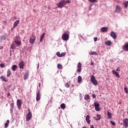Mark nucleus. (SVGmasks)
I'll return each instance as SVG.
<instances>
[{
    "label": "nucleus",
    "mask_w": 128,
    "mask_h": 128,
    "mask_svg": "<svg viewBox=\"0 0 128 128\" xmlns=\"http://www.w3.org/2000/svg\"><path fill=\"white\" fill-rule=\"evenodd\" d=\"M90 128H94V125H92L90 126Z\"/></svg>",
    "instance_id": "864d4df0"
},
{
    "label": "nucleus",
    "mask_w": 128,
    "mask_h": 128,
    "mask_svg": "<svg viewBox=\"0 0 128 128\" xmlns=\"http://www.w3.org/2000/svg\"><path fill=\"white\" fill-rule=\"evenodd\" d=\"M113 74H115L116 78H120V74H118V72H117L116 70L112 71Z\"/></svg>",
    "instance_id": "dca6fc26"
},
{
    "label": "nucleus",
    "mask_w": 128,
    "mask_h": 128,
    "mask_svg": "<svg viewBox=\"0 0 128 128\" xmlns=\"http://www.w3.org/2000/svg\"><path fill=\"white\" fill-rule=\"evenodd\" d=\"M8 96H10V92L8 93Z\"/></svg>",
    "instance_id": "3c124183"
},
{
    "label": "nucleus",
    "mask_w": 128,
    "mask_h": 128,
    "mask_svg": "<svg viewBox=\"0 0 128 128\" xmlns=\"http://www.w3.org/2000/svg\"><path fill=\"white\" fill-rule=\"evenodd\" d=\"M12 56V52H10V56Z\"/></svg>",
    "instance_id": "6e6d98bb"
},
{
    "label": "nucleus",
    "mask_w": 128,
    "mask_h": 128,
    "mask_svg": "<svg viewBox=\"0 0 128 128\" xmlns=\"http://www.w3.org/2000/svg\"><path fill=\"white\" fill-rule=\"evenodd\" d=\"M14 27L12 28V30H14Z\"/></svg>",
    "instance_id": "4d7b16f0"
},
{
    "label": "nucleus",
    "mask_w": 128,
    "mask_h": 128,
    "mask_svg": "<svg viewBox=\"0 0 128 128\" xmlns=\"http://www.w3.org/2000/svg\"><path fill=\"white\" fill-rule=\"evenodd\" d=\"M44 36H46V33L44 32L40 36V42H42V40H44Z\"/></svg>",
    "instance_id": "a211bd4d"
},
{
    "label": "nucleus",
    "mask_w": 128,
    "mask_h": 128,
    "mask_svg": "<svg viewBox=\"0 0 128 128\" xmlns=\"http://www.w3.org/2000/svg\"><path fill=\"white\" fill-rule=\"evenodd\" d=\"M94 106H95V110L97 112H100V104L98 102H94Z\"/></svg>",
    "instance_id": "0eeeda50"
},
{
    "label": "nucleus",
    "mask_w": 128,
    "mask_h": 128,
    "mask_svg": "<svg viewBox=\"0 0 128 128\" xmlns=\"http://www.w3.org/2000/svg\"><path fill=\"white\" fill-rule=\"evenodd\" d=\"M122 48L124 50H125L126 52H128V43L125 44L123 46Z\"/></svg>",
    "instance_id": "2eb2a0df"
},
{
    "label": "nucleus",
    "mask_w": 128,
    "mask_h": 128,
    "mask_svg": "<svg viewBox=\"0 0 128 128\" xmlns=\"http://www.w3.org/2000/svg\"><path fill=\"white\" fill-rule=\"evenodd\" d=\"M56 54L57 56H58V58H61V56H60L61 54L60 52H57L56 53Z\"/></svg>",
    "instance_id": "e433bc0d"
},
{
    "label": "nucleus",
    "mask_w": 128,
    "mask_h": 128,
    "mask_svg": "<svg viewBox=\"0 0 128 128\" xmlns=\"http://www.w3.org/2000/svg\"><path fill=\"white\" fill-rule=\"evenodd\" d=\"M110 124H112V126H115L116 125V122H114L113 121L111 120L110 121Z\"/></svg>",
    "instance_id": "a19ab883"
},
{
    "label": "nucleus",
    "mask_w": 128,
    "mask_h": 128,
    "mask_svg": "<svg viewBox=\"0 0 128 128\" xmlns=\"http://www.w3.org/2000/svg\"><path fill=\"white\" fill-rule=\"evenodd\" d=\"M108 27H102L100 29L101 32H108Z\"/></svg>",
    "instance_id": "f8f14e48"
},
{
    "label": "nucleus",
    "mask_w": 128,
    "mask_h": 128,
    "mask_svg": "<svg viewBox=\"0 0 128 128\" xmlns=\"http://www.w3.org/2000/svg\"><path fill=\"white\" fill-rule=\"evenodd\" d=\"M2 48H4L3 46H0V50H2Z\"/></svg>",
    "instance_id": "603ef678"
},
{
    "label": "nucleus",
    "mask_w": 128,
    "mask_h": 128,
    "mask_svg": "<svg viewBox=\"0 0 128 128\" xmlns=\"http://www.w3.org/2000/svg\"><path fill=\"white\" fill-rule=\"evenodd\" d=\"M107 114H108V118H112V113H110V112L108 111Z\"/></svg>",
    "instance_id": "393cba45"
},
{
    "label": "nucleus",
    "mask_w": 128,
    "mask_h": 128,
    "mask_svg": "<svg viewBox=\"0 0 128 128\" xmlns=\"http://www.w3.org/2000/svg\"><path fill=\"white\" fill-rule=\"evenodd\" d=\"M38 86H40V84H38Z\"/></svg>",
    "instance_id": "bf43d9fd"
},
{
    "label": "nucleus",
    "mask_w": 128,
    "mask_h": 128,
    "mask_svg": "<svg viewBox=\"0 0 128 128\" xmlns=\"http://www.w3.org/2000/svg\"><path fill=\"white\" fill-rule=\"evenodd\" d=\"M94 62H92L90 64V66H94Z\"/></svg>",
    "instance_id": "8fccbe9b"
},
{
    "label": "nucleus",
    "mask_w": 128,
    "mask_h": 128,
    "mask_svg": "<svg viewBox=\"0 0 128 128\" xmlns=\"http://www.w3.org/2000/svg\"><path fill=\"white\" fill-rule=\"evenodd\" d=\"M12 70L13 72H16V70H18V66L16 65H13L12 66Z\"/></svg>",
    "instance_id": "aec40b11"
},
{
    "label": "nucleus",
    "mask_w": 128,
    "mask_h": 128,
    "mask_svg": "<svg viewBox=\"0 0 128 128\" xmlns=\"http://www.w3.org/2000/svg\"><path fill=\"white\" fill-rule=\"evenodd\" d=\"M62 38L63 40H68L70 38V32L68 31L64 32V33L62 35Z\"/></svg>",
    "instance_id": "f257e3e1"
},
{
    "label": "nucleus",
    "mask_w": 128,
    "mask_h": 128,
    "mask_svg": "<svg viewBox=\"0 0 128 128\" xmlns=\"http://www.w3.org/2000/svg\"><path fill=\"white\" fill-rule=\"evenodd\" d=\"M28 74H25L24 75V80H26V78H28Z\"/></svg>",
    "instance_id": "c9c22d12"
},
{
    "label": "nucleus",
    "mask_w": 128,
    "mask_h": 128,
    "mask_svg": "<svg viewBox=\"0 0 128 128\" xmlns=\"http://www.w3.org/2000/svg\"><path fill=\"white\" fill-rule=\"evenodd\" d=\"M36 37L34 34H32L31 37L30 38V42L32 44H34V41L36 40Z\"/></svg>",
    "instance_id": "423d86ee"
},
{
    "label": "nucleus",
    "mask_w": 128,
    "mask_h": 128,
    "mask_svg": "<svg viewBox=\"0 0 128 128\" xmlns=\"http://www.w3.org/2000/svg\"><path fill=\"white\" fill-rule=\"evenodd\" d=\"M14 103H11L10 104V107H11V108H10V110H14Z\"/></svg>",
    "instance_id": "f704fd0d"
},
{
    "label": "nucleus",
    "mask_w": 128,
    "mask_h": 128,
    "mask_svg": "<svg viewBox=\"0 0 128 128\" xmlns=\"http://www.w3.org/2000/svg\"><path fill=\"white\" fill-rule=\"evenodd\" d=\"M76 72H82V63H80V62L78 63Z\"/></svg>",
    "instance_id": "1a4fd4ad"
},
{
    "label": "nucleus",
    "mask_w": 128,
    "mask_h": 128,
    "mask_svg": "<svg viewBox=\"0 0 128 128\" xmlns=\"http://www.w3.org/2000/svg\"><path fill=\"white\" fill-rule=\"evenodd\" d=\"M38 68H40V64H38Z\"/></svg>",
    "instance_id": "5fc2aeb1"
},
{
    "label": "nucleus",
    "mask_w": 128,
    "mask_h": 128,
    "mask_svg": "<svg viewBox=\"0 0 128 128\" xmlns=\"http://www.w3.org/2000/svg\"><path fill=\"white\" fill-rule=\"evenodd\" d=\"M0 80H2V82H6V78L4 76H2L0 77Z\"/></svg>",
    "instance_id": "cd10ccee"
},
{
    "label": "nucleus",
    "mask_w": 128,
    "mask_h": 128,
    "mask_svg": "<svg viewBox=\"0 0 128 128\" xmlns=\"http://www.w3.org/2000/svg\"><path fill=\"white\" fill-rule=\"evenodd\" d=\"M110 36H112L114 40H116V34L114 32H112L110 34Z\"/></svg>",
    "instance_id": "f3484780"
},
{
    "label": "nucleus",
    "mask_w": 128,
    "mask_h": 128,
    "mask_svg": "<svg viewBox=\"0 0 128 128\" xmlns=\"http://www.w3.org/2000/svg\"><path fill=\"white\" fill-rule=\"evenodd\" d=\"M57 6L60 8H62L66 6V2H64V0H62L57 4Z\"/></svg>",
    "instance_id": "20e7f679"
},
{
    "label": "nucleus",
    "mask_w": 128,
    "mask_h": 128,
    "mask_svg": "<svg viewBox=\"0 0 128 128\" xmlns=\"http://www.w3.org/2000/svg\"><path fill=\"white\" fill-rule=\"evenodd\" d=\"M16 104L18 110H22V100L18 99L16 101Z\"/></svg>",
    "instance_id": "39448f33"
},
{
    "label": "nucleus",
    "mask_w": 128,
    "mask_h": 128,
    "mask_svg": "<svg viewBox=\"0 0 128 128\" xmlns=\"http://www.w3.org/2000/svg\"><path fill=\"white\" fill-rule=\"evenodd\" d=\"M123 126L124 128H128V118H126L123 120Z\"/></svg>",
    "instance_id": "6e6552de"
},
{
    "label": "nucleus",
    "mask_w": 128,
    "mask_h": 128,
    "mask_svg": "<svg viewBox=\"0 0 128 128\" xmlns=\"http://www.w3.org/2000/svg\"><path fill=\"white\" fill-rule=\"evenodd\" d=\"M18 24H20V20H16L14 24V28H15Z\"/></svg>",
    "instance_id": "4be33fe9"
},
{
    "label": "nucleus",
    "mask_w": 128,
    "mask_h": 128,
    "mask_svg": "<svg viewBox=\"0 0 128 128\" xmlns=\"http://www.w3.org/2000/svg\"><path fill=\"white\" fill-rule=\"evenodd\" d=\"M124 90L126 94L128 93V88L126 87V85L124 86Z\"/></svg>",
    "instance_id": "2f4dec72"
},
{
    "label": "nucleus",
    "mask_w": 128,
    "mask_h": 128,
    "mask_svg": "<svg viewBox=\"0 0 128 128\" xmlns=\"http://www.w3.org/2000/svg\"><path fill=\"white\" fill-rule=\"evenodd\" d=\"M123 4H124L125 8H126L128 6V1L125 2Z\"/></svg>",
    "instance_id": "c756f323"
},
{
    "label": "nucleus",
    "mask_w": 128,
    "mask_h": 128,
    "mask_svg": "<svg viewBox=\"0 0 128 128\" xmlns=\"http://www.w3.org/2000/svg\"><path fill=\"white\" fill-rule=\"evenodd\" d=\"M120 67L116 69V71L117 72H120Z\"/></svg>",
    "instance_id": "de8ad7c7"
},
{
    "label": "nucleus",
    "mask_w": 128,
    "mask_h": 128,
    "mask_svg": "<svg viewBox=\"0 0 128 128\" xmlns=\"http://www.w3.org/2000/svg\"><path fill=\"white\" fill-rule=\"evenodd\" d=\"M105 44H106V46H110V44H112V42L110 40H108L105 42Z\"/></svg>",
    "instance_id": "c85d7f7f"
},
{
    "label": "nucleus",
    "mask_w": 128,
    "mask_h": 128,
    "mask_svg": "<svg viewBox=\"0 0 128 128\" xmlns=\"http://www.w3.org/2000/svg\"><path fill=\"white\" fill-rule=\"evenodd\" d=\"M2 72H0V74H1Z\"/></svg>",
    "instance_id": "052dcab7"
},
{
    "label": "nucleus",
    "mask_w": 128,
    "mask_h": 128,
    "mask_svg": "<svg viewBox=\"0 0 128 128\" xmlns=\"http://www.w3.org/2000/svg\"><path fill=\"white\" fill-rule=\"evenodd\" d=\"M14 42L15 44H17L18 46H22V42L20 41H18V40H15Z\"/></svg>",
    "instance_id": "412c9836"
},
{
    "label": "nucleus",
    "mask_w": 128,
    "mask_h": 128,
    "mask_svg": "<svg viewBox=\"0 0 128 128\" xmlns=\"http://www.w3.org/2000/svg\"><path fill=\"white\" fill-rule=\"evenodd\" d=\"M11 74H12V72L10 71V70L8 69L7 70V74H6L8 78H10V76Z\"/></svg>",
    "instance_id": "b1692460"
},
{
    "label": "nucleus",
    "mask_w": 128,
    "mask_h": 128,
    "mask_svg": "<svg viewBox=\"0 0 128 128\" xmlns=\"http://www.w3.org/2000/svg\"><path fill=\"white\" fill-rule=\"evenodd\" d=\"M84 98L86 100L90 99V95H86L84 97Z\"/></svg>",
    "instance_id": "7c9ffc66"
},
{
    "label": "nucleus",
    "mask_w": 128,
    "mask_h": 128,
    "mask_svg": "<svg viewBox=\"0 0 128 128\" xmlns=\"http://www.w3.org/2000/svg\"><path fill=\"white\" fill-rule=\"evenodd\" d=\"M18 66L20 68H24V62L22 61L18 64Z\"/></svg>",
    "instance_id": "9b49d317"
},
{
    "label": "nucleus",
    "mask_w": 128,
    "mask_h": 128,
    "mask_svg": "<svg viewBox=\"0 0 128 128\" xmlns=\"http://www.w3.org/2000/svg\"><path fill=\"white\" fill-rule=\"evenodd\" d=\"M11 48H12V50H14V44H11Z\"/></svg>",
    "instance_id": "c03bdc74"
},
{
    "label": "nucleus",
    "mask_w": 128,
    "mask_h": 128,
    "mask_svg": "<svg viewBox=\"0 0 128 128\" xmlns=\"http://www.w3.org/2000/svg\"><path fill=\"white\" fill-rule=\"evenodd\" d=\"M92 96L93 98H96V95L94 94H92Z\"/></svg>",
    "instance_id": "a18cd8bd"
},
{
    "label": "nucleus",
    "mask_w": 128,
    "mask_h": 128,
    "mask_svg": "<svg viewBox=\"0 0 128 128\" xmlns=\"http://www.w3.org/2000/svg\"><path fill=\"white\" fill-rule=\"evenodd\" d=\"M82 128H86V126H84V127Z\"/></svg>",
    "instance_id": "13d9d810"
},
{
    "label": "nucleus",
    "mask_w": 128,
    "mask_h": 128,
    "mask_svg": "<svg viewBox=\"0 0 128 128\" xmlns=\"http://www.w3.org/2000/svg\"><path fill=\"white\" fill-rule=\"evenodd\" d=\"M40 100V91L38 90L36 94V100L38 102Z\"/></svg>",
    "instance_id": "9d476101"
},
{
    "label": "nucleus",
    "mask_w": 128,
    "mask_h": 128,
    "mask_svg": "<svg viewBox=\"0 0 128 128\" xmlns=\"http://www.w3.org/2000/svg\"><path fill=\"white\" fill-rule=\"evenodd\" d=\"M96 118L94 117V118L95 120H100V118H102V116L100 114H97Z\"/></svg>",
    "instance_id": "ddd939ff"
},
{
    "label": "nucleus",
    "mask_w": 128,
    "mask_h": 128,
    "mask_svg": "<svg viewBox=\"0 0 128 128\" xmlns=\"http://www.w3.org/2000/svg\"><path fill=\"white\" fill-rule=\"evenodd\" d=\"M90 82H92L94 86H98V80H96V77L94 75H92L90 77Z\"/></svg>",
    "instance_id": "f03ea898"
},
{
    "label": "nucleus",
    "mask_w": 128,
    "mask_h": 128,
    "mask_svg": "<svg viewBox=\"0 0 128 128\" xmlns=\"http://www.w3.org/2000/svg\"><path fill=\"white\" fill-rule=\"evenodd\" d=\"M0 68H4V63H2L0 64Z\"/></svg>",
    "instance_id": "37998d69"
},
{
    "label": "nucleus",
    "mask_w": 128,
    "mask_h": 128,
    "mask_svg": "<svg viewBox=\"0 0 128 128\" xmlns=\"http://www.w3.org/2000/svg\"><path fill=\"white\" fill-rule=\"evenodd\" d=\"M88 1L90 2H92V4H94V2H98L97 0H88Z\"/></svg>",
    "instance_id": "72a5a7b5"
},
{
    "label": "nucleus",
    "mask_w": 128,
    "mask_h": 128,
    "mask_svg": "<svg viewBox=\"0 0 128 128\" xmlns=\"http://www.w3.org/2000/svg\"><path fill=\"white\" fill-rule=\"evenodd\" d=\"M2 40H6V37H4V36H2Z\"/></svg>",
    "instance_id": "09e8293b"
},
{
    "label": "nucleus",
    "mask_w": 128,
    "mask_h": 128,
    "mask_svg": "<svg viewBox=\"0 0 128 128\" xmlns=\"http://www.w3.org/2000/svg\"><path fill=\"white\" fill-rule=\"evenodd\" d=\"M122 10V8H120V5H118L116 6V12H120Z\"/></svg>",
    "instance_id": "4468645a"
},
{
    "label": "nucleus",
    "mask_w": 128,
    "mask_h": 128,
    "mask_svg": "<svg viewBox=\"0 0 128 128\" xmlns=\"http://www.w3.org/2000/svg\"><path fill=\"white\" fill-rule=\"evenodd\" d=\"M8 124H10V120H7L6 122L4 124V128H6L8 126Z\"/></svg>",
    "instance_id": "a878e982"
},
{
    "label": "nucleus",
    "mask_w": 128,
    "mask_h": 128,
    "mask_svg": "<svg viewBox=\"0 0 128 128\" xmlns=\"http://www.w3.org/2000/svg\"><path fill=\"white\" fill-rule=\"evenodd\" d=\"M90 116L88 115H87L86 118V120L88 124H90Z\"/></svg>",
    "instance_id": "6ab92c4d"
},
{
    "label": "nucleus",
    "mask_w": 128,
    "mask_h": 128,
    "mask_svg": "<svg viewBox=\"0 0 128 128\" xmlns=\"http://www.w3.org/2000/svg\"><path fill=\"white\" fill-rule=\"evenodd\" d=\"M98 40V37L94 38V42H96Z\"/></svg>",
    "instance_id": "49530a36"
},
{
    "label": "nucleus",
    "mask_w": 128,
    "mask_h": 128,
    "mask_svg": "<svg viewBox=\"0 0 128 128\" xmlns=\"http://www.w3.org/2000/svg\"><path fill=\"white\" fill-rule=\"evenodd\" d=\"M66 56V52H62L60 56L61 58H62V56Z\"/></svg>",
    "instance_id": "58836bf2"
},
{
    "label": "nucleus",
    "mask_w": 128,
    "mask_h": 128,
    "mask_svg": "<svg viewBox=\"0 0 128 128\" xmlns=\"http://www.w3.org/2000/svg\"><path fill=\"white\" fill-rule=\"evenodd\" d=\"M82 80V76H78V84H80Z\"/></svg>",
    "instance_id": "5701e85b"
},
{
    "label": "nucleus",
    "mask_w": 128,
    "mask_h": 128,
    "mask_svg": "<svg viewBox=\"0 0 128 128\" xmlns=\"http://www.w3.org/2000/svg\"><path fill=\"white\" fill-rule=\"evenodd\" d=\"M65 86L66 87V88H70V84H68V83H66L65 84Z\"/></svg>",
    "instance_id": "ea45409f"
},
{
    "label": "nucleus",
    "mask_w": 128,
    "mask_h": 128,
    "mask_svg": "<svg viewBox=\"0 0 128 128\" xmlns=\"http://www.w3.org/2000/svg\"><path fill=\"white\" fill-rule=\"evenodd\" d=\"M70 0H68L66 2H65V4H70Z\"/></svg>",
    "instance_id": "79ce46f5"
},
{
    "label": "nucleus",
    "mask_w": 128,
    "mask_h": 128,
    "mask_svg": "<svg viewBox=\"0 0 128 128\" xmlns=\"http://www.w3.org/2000/svg\"><path fill=\"white\" fill-rule=\"evenodd\" d=\"M58 68L60 70V68H62V64H58Z\"/></svg>",
    "instance_id": "4c0bfd02"
},
{
    "label": "nucleus",
    "mask_w": 128,
    "mask_h": 128,
    "mask_svg": "<svg viewBox=\"0 0 128 128\" xmlns=\"http://www.w3.org/2000/svg\"><path fill=\"white\" fill-rule=\"evenodd\" d=\"M90 56H94V55H95V56H98V52H90Z\"/></svg>",
    "instance_id": "bb28decb"
},
{
    "label": "nucleus",
    "mask_w": 128,
    "mask_h": 128,
    "mask_svg": "<svg viewBox=\"0 0 128 128\" xmlns=\"http://www.w3.org/2000/svg\"><path fill=\"white\" fill-rule=\"evenodd\" d=\"M60 108H63V109H64V108H66V104H60Z\"/></svg>",
    "instance_id": "473e14b6"
},
{
    "label": "nucleus",
    "mask_w": 128,
    "mask_h": 128,
    "mask_svg": "<svg viewBox=\"0 0 128 128\" xmlns=\"http://www.w3.org/2000/svg\"><path fill=\"white\" fill-rule=\"evenodd\" d=\"M29 112L27 114L26 116V122H30V120L32 118V112H30V110L28 109Z\"/></svg>",
    "instance_id": "7ed1b4c3"
}]
</instances>
